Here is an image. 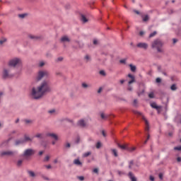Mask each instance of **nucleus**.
<instances>
[{
  "label": "nucleus",
  "instance_id": "obj_1",
  "mask_svg": "<svg viewBox=\"0 0 181 181\" xmlns=\"http://www.w3.org/2000/svg\"><path fill=\"white\" fill-rule=\"evenodd\" d=\"M52 88L50 83L47 81H43L38 86L34 87L31 90L30 95L33 100H40L42 97L50 93Z\"/></svg>",
  "mask_w": 181,
  "mask_h": 181
},
{
  "label": "nucleus",
  "instance_id": "obj_2",
  "mask_svg": "<svg viewBox=\"0 0 181 181\" xmlns=\"http://www.w3.org/2000/svg\"><path fill=\"white\" fill-rule=\"evenodd\" d=\"M163 46V42L159 39L155 40L151 44L152 48L156 49L157 52H158L159 53H162V52H163V49H162Z\"/></svg>",
  "mask_w": 181,
  "mask_h": 181
},
{
  "label": "nucleus",
  "instance_id": "obj_3",
  "mask_svg": "<svg viewBox=\"0 0 181 181\" xmlns=\"http://www.w3.org/2000/svg\"><path fill=\"white\" fill-rule=\"evenodd\" d=\"M22 64V59L21 58H13L8 62V66L11 67H16V66H21Z\"/></svg>",
  "mask_w": 181,
  "mask_h": 181
},
{
  "label": "nucleus",
  "instance_id": "obj_4",
  "mask_svg": "<svg viewBox=\"0 0 181 181\" xmlns=\"http://www.w3.org/2000/svg\"><path fill=\"white\" fill-rule=\"evenodd\" d=\"M134 113L136 114V115H139V117H141L143 121L145 122L146 128L145 131H149V122H148V119L145 118V116L141 112L138 111H134Z\"/></svg>",
  "mask_w": 181,
  "mask_h": 181
},
{
  "label": "nucleus",
  "instance_id": "obj_5",
  "mask_svg": "<svg viewBox=\"0 0 181 181\" xmlns=\"http://www.w3.org/2000/svg\"><path fill=\"white\" fill-rule=\"evenodd\" d=\"M49 76L50 74L47 71H39L37 76V80H42L43 77H49Z\"/></svg>",
  "mask_w": 181,
  "mask_h": 181
},
{
  "label": "nucleus",
  "instance_id": "obj_6",
  "mask_svg": "<svg viewBox=\"0 0 181 181\" xmlns=\"http://www.w3.org/2000/svg\"><path fill=\"white\" fill-rule=\"evenodd\" d=\"M35 153V150L32 148L25 149L24 151V153L23 154V156L25 158V159H28V158H30V156H33V155Z\"/></svg>",
  "mask_w": 181,
  "mask_h": 181
},
{
  "label": "nucleus",
  "instance_id": "obj_7",
  "mask_svg": "<svg viewBox=\"0 0 181 181\" xmlns=\"http://www.w3.org/2000/svg\"><path fill=\"white\" fill-rule=\"evenodd\" d=\"M16 155V151L7 150L0 152V156H15Z\"/></svg>",
  "mask_w": 181,
  "mask_h": 181
},
{
  "label": "nucleus",
  "instance_id": "obj_8",
  "mask_svg": "<svg viewBox=\"0 0 181 181\" xmlns=\"http://www.w3.org/2000/svg\"><path fill=\"white\" fill-rule=\"evenodd\" d=\"M13 74H11V69H4L3 71V78H10L13 77Z\"/></svg>",
  "mask_w": 181,
  "mask_h": 181
},
{
  "label": "nucleus",
  "instance_id": "obj_9",
  "mask_svg": "<svg viewBox=\"0 0 181 181\" xmlns=\"http://www.w3.org/2000/svg\"><path fill=\"white\" fill-rule=\"evenodd\" d=\"M33 140V139H31L28 135L24 136V140H17L16 141V145H19V144H23V142H30Z\"/></svg>",
  "mask_w": 181,
  "mask_h": 181
},
{
  "label": "nucleus",
  "instance_id": "obj_10",
  "mask_svg": "<svg viewBox=\"0 0 181 181\" xmlns=\"http://www.w3.org/2000/svg\"><path fill=\"white\" fill-rule=\"evenodd\" d=\"M117 146L119 148H120V149L130 151L131 152H133V151H135V147L129 148L127 144L121 145V144H118Z\"/></svg>",
  "mask_w": 181,
  "mask_h": 181
},
{
  "label": "nucleus",
  "instance_id": "obj_11",
  "mask_svg": "<svg viewBox=\"0 0 181 181\" xmlns=\"http://www.w3.org/2000/svg\"><path fill=\"white\" fill-rule=\"evenodd\" d=\"M136 46L139 49H144V50H146L148 47V43L146 42H139Z\"/></svg>",
  "mask_w": 181,
  "mask_h": 181
},
{
  "label": "nucleus",
  "instance_id": "obj_12",
  "mask_svg": "<svg viewBox=\"0 0 181 181\" xmlns=\"http://www.w3.org/2000/svg\"><path fill=\"white\" fill-rule=\"evenodd\" d=\"M46 136H49L50 138H52V139H55V141L59 140V136L54 133H47Z\"/></svg>",
  "mask_w": 181,
  "mask_h": 181
},
{
  "label": "nucleus",
  "instance_id": "obj_13",
  "mask_svg": "<svg viewBox=\"0 0 181 181\" xmlns=\"http://www.w3.org/2000/svg\"><path fill=\"white\" fill-rule=\"evenodd\" d=\"M78 125L79 127H81L82 128H84V127H86L87 124L86 123V121H84V119H81L78 122Z\"/></svg>",
  "mask_w": 181,
  "mask_h": 181
},
{
  "label": "nucleus",
  "instance_id": "obj_14",
  "mask_svg": "<svg viewBox=\"0 0 181 181\" xmlns=\"http://www.w3.org/2000/svg\"><path fill=\"white\" fill-rule=\"evenodd\" d=\"M128 77L132 79L129 81V84H132V83H135V77L132 74H129Z\"/></svg>",
  "mask_w": 181,
  "mask_h": 181
},
{
  "label": "nucleus",
  "instance_id": "obj_15",
  "mask_svg": "<svg viewBox=\"0 0 181 181\" xmlns=\"http://www.w3.org/2000/svg\"><path fill=\"white\" fill-rule=\"evenodd\" d=\"M151 107H152V108H155L156 110H160L161 108L160 106H158V105H156L155 103H151Z\"/></svg>",
  "mask_w": 181,
  "mask_h": 181
},
{
  "label": "nucleus",
  "instance_id": "obj_16",
  "mask_svg": "<svg viewBox=\"0 0 181 181\" xmlns=\"http://www.w3.org/2000/svg\"><path fill=\"white\" fill-rule=\"evenodd\" d=\"M81 20L83 23H86V22H88V19H87V18L84 15L81 16Z\"/></svg>",
  "mask_w": 181,
  "mask_h": 181
},
{
  "label": "nucleus",
  "instance_id": "obj_17",
  "mask_svg": "<svg viewBox=\"0 0 181 181\" xmlns=\"http://www.w3.org/2000/svg\"><path fill=\"white\" fill-rule=\"evenodd\" d=\"M30 39H33L34 40H40L41 37L36 35H29Z\"/></svg>",
  "mask_w": 181,
  "mask_h": 181
},
{
  "label": "nucleus",
  "instance_id": "obj_18",
  "mask_svg": "<svg viewBox=\"0 0 181 181\" xmlns=\"http://www.w3.org/2000/svg\"><path fill=\"white\" fill-rule=\"evenodd\" d=\"M61 42H70V38L65 35L61 38Z\"/></svg>",
  "mask_w": 181,
  "mask_h": 181
},
{
  "label": "nucleus",
  "instance_id": "obj_19",
  "mask_svg": "<svg viewBox=\"0 0 181 181\" xmlns=\"http://www.w3.org/2000/svg\"><path fill=\"white\" fill-rule=\"evenodd\" d=\"M131 71L135 72L136 71V66L135 65L129 64Z\"/></svg>",
  "mask_w": 181,
  "mask_h": 181
},
{
  "label": "nucleus",
  "instance_id": "obj_20",
  "mask_svg": "<svg viewBox=\"0 0 181 181\" xmlns=\"http://www.w3.org/2000/svg\"><path fill=\"white\" fill-rule=\"evenodd\" d=\"M129 176L132 181H136V178L134 176V174H132V173H129Z\"/></svg>",
  "mask_w": 181,
  "mask_h": 181
},
{
  "label": "nucleus",
  "instance_id": "obj_21",
  "mask_svg": "<svg viewBox=\"0 0 181 181\" xmlns=\"http://www.w3.org/2000/svg\"><path fill=\"white\" fill-rule=\"evenodd\" d=\"M35 138H40V139H43L45 138L44 134H37L35 135Z\"/></svg>",
  "mask_w": 181,
  "mask_h": 181
},
{
  "label": "nucleus",
  "instance_id": "obj_22",
  "mask_svg": "<svg viewBox=\"0 0 181 181\" xmlns=\"http://www.w3.org/2000/svg\"><path fill=\"white\" fill-rule=\"evenodd\" d=\"M74 163L75 165H77L78 166H80V165H82V163L80 162L79 159H75L74 161Z\"/></svg>",
  "mask_w": 181,
  "mask_h": 181
},
{
  "label": "nucleus",
  "instance_id": "obj_23",
  "mask_svg": "<svg viewBox=\"0 0 181 181\" xmlns=\"http://www.w3.org/2000/svg\"><path fill=\"white\" fill-rule=\"evenodd\" d=\"M142 19L144 22H148V21H149V16L146 15V16H142Z\"/></svg>",
  "mask_w": 181,
  "mask_h": 181
},
{
  "label": "nucleus",
  "instance_id": "obj_24",
  "mask_svg": "<svg viewBox=\"0 0 181 181\" xmlns=\"http://www.w3.org/2000/svg\"><path fill=\"white\" fill-rule=\"evenodd\" d=\"M170 90H172V91H176V90H177L176 84H173L170 87Z\"/></svg>",
  "mask_w": 181,
  "mask_h": 181
},
{
  "label": "nucleus",
  "instance_id": "obj_25",
  "mask_svg": "<svg viewBox=\"0 0 181 181\" xmlns=\"http://www.w3.org/2000/svg\"><path fill=\"white\" fill-rule=\"evenodd\" d=\"M27 16H28V13L18 14V18L23 19L24 18H26Z\"/></svg>",
  "mask_w": 181,
  "mask_h": 181
},
{
  "label": "nucleus",
  "instance_id": "obj_26",
  "mask_svg": "<svg viewBox=\"0 0 181 181\" xmlns=\"http://www.w3.org/2000/svg\"><path fill=\"white\" fill-rule=\"evenodd\" d=\"M100 117H101L102 119H107V118H108V115H105V114H104V113H101Z\"/></svg>",
  "mask_w": 181,
  "mask_h": 181
},
{
  "label": "nucleus",
  "instance_id": "obj_27",
  "mask_svg": "<svg viewBox=\"0 0 181 181\" xmlns=\"http://www.w3.org/2000/svg\"><path fill=\"white\" fill-rule=\"evenodd\" d=\"M6 37H1V39L0 40V45H2L3 43L6 42Z\"/></svg>",
  "mask_w": 181,
  "mask_h": 181
},
{
  "label": "nucleus",
  "instance_id": "obj_28",
  "mask_svg": "<svg viewBox=\"0 0 181 181\" xmlns=\"http://www.w3.org/2000/svg\"><path fill=\"white\" fill-rule=\"evenodd\" d=\"M28 175H30V176H31V177H35V176H36V175L35 174V173L33 171H28Z\"/></svg>",
  "mask_w": 181,
  "mask_h": 181
},
{
  "label": "nucleus",
  "instance_id": "obj_29",
  "mask_svg": "<svg viewBox=\"0 0 181 181\" xmlns=\"http://www.w3.org/2000/svg\"><path fill=\"white\" fill-rule=\"evenodd\" d=\"M90 155H91V152L88 151V152L83 153V158H87V156H90Z\"/></svg>",
  "mask_w": 181,
  "mask_h": 181
},
{
  "label": "nucleus",
  "instance_id": "obj_30",
  "mask_svg": "<svg viewBox=\"0 0 181 181\" xmlns=\"http://www.w3.org/2000/svg\"><path fill=\"white\" fill-rule=\"evenodd\" d=\"M22 163H23V160H18L17 162V166H22Z\"/></svg>",
  "mask_w": 181,
  "mask_h": 181
},
{
  "label": "nucleus",
  "instance_id": "obj_31",
  "mask_svg": "<svg viewBox=\"0 0 181 181\" xmlns=\"http://www.w3.org/2000/svg\"><path fill=\"white\" fill-rule=\"evenodd\" d=\"M85 60L86 62H90V60H91V57L89 55H86Z\"/></svg>",
  "mask_w": 181,
  "mask_h": 181
},
{
  "label": "nucleus",
  "instance_id": "obj_32",
  "mask_svg": "<svg viewBox=\"0 0 181 181\" xmlns=\"http://www.w3.org/2000/svg\"><path fill=\"white\" fill-rule=\"evenodd\" d=\"M112 152L115 157L118 156V153L117 152L116 149H112Z\"/></svg>",
  "mask_w": 181,
  "mask_h": 181
},
{
  "label": "nucleus",
  "instance_id": "obj_33",
  "mask_svg": "<svg viewBox=\"0 0 181 181\" xmlns=\"http://www.w3.org/2000/svg\"><path fill=\"white\" fill-rule=\"evenodd\" d=\"M156 31H154L153 33H151L150 35H149V37H153L154 36H156Z\"/></svg>",
  "mask_w": 181,
  "mask_h": 181
},
{
  "label": "nucleus",
  "instance_id": "obj_34",
  "mask_svg": "<svg viewBox=\"0 0 181 181\" xmlns=\"http://www.w3.org/2000/svg\"><path fill=\"white\" fill-rule=\"evenodd\" d=\"M148 97L149 98H155V94L153 93V92H151L148 94Z\"/></svg>",
  "mask_w": 181,
  "mask_h": 181
},
{
  "label": "nucleus",
  "instance_id": "obj_35",
  "mask_svg": "<svg viewBox=\"0 0 181 181\" xmlns=\"http://www.w3.org/2000/svg\"><path fill=\"white\" fill-rule=\"evenodd\" d=\"M82 87L83 88H88V87H90V86H88L87 83H82Z\"/></svg>",
  "mask_w": 181,
  "mask_h": 181
},
{
  "label": "nucleus",
  "instance_id": "obj_36",
  "mask_svg": "<svg viewBox=\"0 0 181 181\" xmlns=\"http://www.w3.org/2000/svg\"><path fill=\"white\" fill-rule=\"evenodd\" d=\"M9 142V139L8 140H7V141H4V142H3L2 144H1V146H6V145H8V143Z\"/></svg>",
  "mask_w": 181,
  "mask_h": 181
},
{
  "label": "nucleus",
  "instance_id": "obj_37",
  "mask_svg": "<svg viewBox=\"0 0 181 181\" xmlns=\"http://www.w3.org/2000/svg\"><path fill=\"white\" fill-rule=\"evenodd\" d=\"M96 148L97 149H100L101 148V142L99 141L96 144Z\"/></svg>",
  "mask_w": 181,
  "mask_h": 181
},
{
  "label": "nucleus",
  "instance_id": "obj_38",
  "mask_svg": "<svg viewBox=\"0 0 181 181\" xmlns=\"http://www.w3.org/2000/svg\"><path fill=\"white\" fill-rule=\"evenodd\" d=\"M49 159H50V156H47L45 158L44 161H45V162H49Z\"/></svg>",
  "mask_w": 181,
  "mask_h": 181
},
{
  "label": "nucleus",
  "instance_id": "obj_39",
  "mask_svg": "<svg viewBox=\"0 0 181 181\" xmlns=\"http://www.w3.org/2000/svg\"><path fill=\"white\" fill-rule=\"evenodd\" d=\"M132 165H134V161L133 160L129 162V169H132Z\"/></svg>",
  "mask_w": 181,
  "mask_h": 181
},
{
  "label": "nucleus",
  "instance_id": "obj_40",
  "mask_svg": "<svg viewBox=\"0 0 181 181\" xmlns=\"http://www.w3.org/2000/svg\"><path fill=\"white\" fill-rule=\"evenodd\" d=\"M119 63H122V64H125L127 63V59H121Z\"/></svg>",
  "mask_w": 181,
  "mask_h": 181
},
{
  "label": "nucleus",
  "instance_id": "obj_41",
  "mask_svg": "<svg viewBox=\"0 0 181 181\" xmlns=\"http://www.w3.org/2000/svg\"><path fill=\"white\" fill-rule=\"evenodd\" d=\"M24 122H25V124H32V120L25 119Z\"/></svg>",
  "mask_w": 181,
  "mask_h": 181
},
{
  "label": "nucleus",
  "instance_id": "obj_42",
  "mask_svg": "<svg viewBox=\"0 0 181 181\" xmlns=\"http://www.w3.org/2000/svg\"><path fill=\"white\" fill-rule=\"evenodd\" d=\"M174 150H175V151H181V146L175 147V148H174Z\"/></svg>",
  "mask_w": 181,
  "mask_h": 181
},
{
  "label": "nucleus",
  "instance_id": "obj_43",
  "mask_svg": "<svg viewBox=\"0 0 181 181\" xmlns=\"http://www.w3.org/2000/svg\"><path fill=\"white\" fill-rule=\"evenodd\" d=\"M49 114H54L56 112V110H51L49 111H48Z\"/></svg>",
  "mask_w": 181,
  "mask_h": 181
},
{
  "label": "nucleus",
  "instance_id": "obj_44",
  "mask_svg": "<svg viewBox=\"0 0 181 181\" xmlns=\"http://www.w3.org/2000/svg\"><path fill=\"white\" fill-rule=\"evenodd\" d=\"M40 67H43V66H45V62H40L39 64Z\"/></svg>",
  "mask_w": 181,
  "mask_h": 181
},
{
  "label": "nucleus",
  "instance_id": "obj_45",
  "mask_svg": "<svg viewBox=\"0 0 181 181\" xmlns=\"http://www.w3.org/2000/svg\"><path fill=\"white\" fill-rule=\"evenodd\" d=\"M100 74H101V76H105V71H100Z\"/></svg>",
  "mask_w": 181,
  "mask_h": 181
},
{
  "label": "nucleus",
  "instance_id": "obj_46",
  "mask_svg": "<svg viewBox=\"0 0 181 181\" xmlns=\"http://www.w3.org/2000/svg\"><path fill=\"white\" fill-rule=\"evenodd\" d=\"M156 83H160L162 81V79H160V78H157L156 79Z\"/></svg>",
  "mask_w": 181,
  "mask_h": 181
},
{
  "label": "nucleus",
  "instance_id": "obj_47",
  "mask_svg": "<svg viewBox=\"0 0 181 181\" xmlns=\"http://www.w3.org/2000/svg\"><path fill=\"white\" fill-rule=\"evenodd\" d=\"M78 179L79 180H81V181L84 180V177H83V176H79V177H78Z\"/></svg>",
  "mask_w": 181,
  "mask_h": 181
},
{
  "label": "nucleus",
  "instance_id": "obj_48",
  "mask_svg": "<svg viewBox=\"0 0 181 181\" xmlns=\"http://www.w3.org/2000/svg\"><path fill=\"white\" fill-rule=\"evenodd\" d=\"M158 176L161 180L163 179V175L162 173H160Z\"/></svg>",
  "mask_w": 181,
  "mask_h": 181
},
{
  "label": "nucleus",
  "instance_id": "obj_49",
  "mask_svg": "<svg viewBox=\"0 0 181 181\" xmlns=\"http://www.w3.org/2000/svg\"><path fill=\"white\" fill-rule=\"evenodd\" d=\"M144 35H145V32H144V31H140L139 35H140V36H144Z\"/></svg>",
  "mask_w": 181,
  "mask_h": 181
},
{
  "label": "nucleus",
  "instance_id": "obj_50",
  "mask_svg": "<svg viewBox=\"0 0 181 181\" xmlns=\"http://www.w3.org/2000/svg\"><path fill=\"white\" fill-rule=\"evenodd\" d=\"M45 168H46L47 169H52V165H45Z\"/></svg>",
  "mask_w": 181,
  "mask_h": 181
},
{
  "label": "nucleus",
  "instance_id": "obj_51",
  "mask_svg": "<svg viewBox=\"0 0 181 181\" xmlns=\"http://www.w3.org/2000/svg\"><path fill=\"white\" fill-rule=\"evenodd\" d=\"M93 172L94 173H98V168H94Z\"/></svg>",
  "mask_w": 181,
  "mask_h": 181
},
{
  "label": "nucleus",
  "instance_id": "obj_52",
  "mask_svg": "<svg viewBox=\"0 0 181 181\" xmlns=\"http://www.w3.org/2000/svg\"><path fill=\"white\" fill-rule=\"evenodd\" d=\"M93 45H98V40H93Z\"/></svg>",
  "mask_w": 181,
  "mask_h": 181
},
{
  "label": "nucleus",
  "instance_id": "obj_53",
  "mask_svg": "<svg viewBox=\"0 0 181 181\" xmlns=\"http://www.w3.org/2000/svg\"><path fill=\"white\" fill-rule=\"evenodd\" d=\"M151 136H149V134H148L147 136V139L144 141V144H146L148 142V140L149 139Z\"/></svg>",
  "mask_w": 181,
  "mask_h": 181
},
{
  "label": "nucleus",
  "instance_id": "obj_54",
  "mask_svg": "<svg viewBox=\"0 0 181 181\" xmlns=\"http://www.w3.org/2000/svg\"><path fill=\"white\" fill-rule=\"evenodd\" d=\"M102 135L103 136H107V135L105 134V132L104 130L102 131Z\"/></svg>",
  "mask_w": 181,
  "mask_h": 181
},
{
  "label": "nucleus",
  "instance_id": "obj_55",
  "mask_svg": "<svg viewBox=\"0 0 181 181\" xmlns=\"http://www.w3.org/2000/svg\"><path fill=\"white\" fill-rule=\"evenodd\" d=\"M150 180H151V181L155 180V178L153 177V176H152V175L150 176Z\"/></svg>",
  "mask_w": 181,
  "mask_h": 181
},
{
  "label": "nucleus",
  "instance_id": "obj_56",
  "mask_svg": "<svg viewBox=\"0 0 181 181\" xmlns=\"http://www.w3.org/2000/svg\"><path fill=\"white\" fill-rule=\"evenodd\" d=\"M134 13H136V15H139V11L136 10H134Z\"/></svg>",
  "mask_w": 181,
  "mask_h": 181
},
{
  "label": "nucleus",
  "instance_id": "obj_57",
  "mask_svg": "<svg viewBox=\"0 0 181 181\" xmlns=\"http://www.w3.org/2000/svg\"><path fill=\"white\" fill-rule=\"evenodd\" d=\"M173 42L174 44H175V43H177V40L176 38H174V39L173 40Z\"/></svg>",
  "mask_w": 181,
  "mask_h": 181
},
{
  "label": "nucleus",
  "instance_id": "obj_58",
  "mask_svg": "<svg viewBox=\"0 0 181 181\" xmlns=\"http://www.w3.org/2000/svg\"><path fill=\"white\" fill-rule=\"evenodd\" d=\"M103 91V88H100L98 90V93H100Z\"/></svg>",
  "mask_w": 181,
  "mask_h": 181
},
{
  "label": "nucleus",
  "instance_id": "obj_59",
  "mask_svg": "<svg viewBox=\"0 0 181 181\" xmlns=\"http://www.w3.org/2000/svg\"><path fill=\"white\" fill-rule=\"evenodd\" d=\"M66 148H70V144H69V143H67V144H66Z\"/></svg>",
  "mask_w": 181,
  "mask_h": 181
},
{
  "label": "nucleus",
  "instance_id": "obj_60",
  "mask_svg": "<svg viewBox=\"0 0 181 181\" xmlns=\"http://www.w3.org/2000/svg\"><path fill=\"white\" fill-rule=\"evenodd\" d=\"M177 162H181V158H180V157H178V158H177Z\"/></svg>",
  "mask_w": 181,
  "mask_h": 181
},
{
  "label": "nucleus",
  "instance_id": "obj_61",
  "mask_svg": "<svg viewBox=\"0 0 181 181\" xmlns=\"http://www.w3.org/2000/svg\"><path fill=\"white\" fill-rule=\"evenodd\" d=\"M124 83H125V81H124V80H120V83H121V84H124Z\"/></svg>",
  "mask_w": 181,
  "mask_h": 181
},
{
  "label": "nucleus",
  "instance_id": "obj_62",
  "mask_svg": "<svg viewBox=\"0 0 181 181\" xmlns=\"http://www.w3.org/2000/svg\"><path fill=\"white\" fill-rule=\"evenodd\" d=\"M128 90H129V91H132V87H131V86L129 87V88H128Z\"/></svg>",
  "mask_w": 181,
  "mask_h": 181
},
{
  "label": "nucleus",
  "instance_id": "obj_63",
  "mask_svg": "<svg viewBox=\"0 0 181 181\" xmlns=\"http://www.w3.org/2000/svg\"><path fill=\"white\" fill-rule=\"evenodd\" d=\"M39 155L41 156V155H43V151H40Z\"/></svg>",
  "mask_w": 181,
  "mask_h": 181
},
{
  "label": "nucleus",
  "instance_id": "obj_64",
  "mask_svg": "<svg viewBox=\"0 0 181 181\" xmlns=\"http://www.w3.org/2000/svg\"><path fill=\"white\" fill-rule=\"evenodd\" d=\"M57 162H58L57 159L54 160V163H57Z\"/></svg>",
  "mask_w": 181,
  "mask_h": 181
}]
</instances>
